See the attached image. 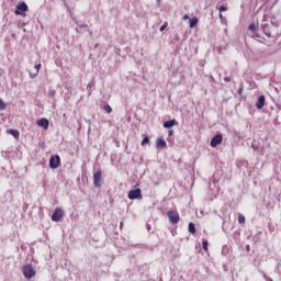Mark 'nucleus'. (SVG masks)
I'll use <instances>...</instances> for the list:
<instances>
[{
    "instance_id": "nucleus-24",
    "label": "nucleus",
    "mask_w": 281,
    "mask_h": 281,
    "mask_svg": "<svg viewBox=\"0 0 281 281\" xmlns=\"http://www.w3.org/2000/svg\"><path fill=\"white\" fill-rule=\"evenodd\" d=\"M251 146H252V148H254V150H258V143H256V140H254L252 143H251Z\"/></svg>"
},
{
    "instance_id": "nucleus-5",
    "label": "nucleus",
    "mask_w": 281,
    "mask_h": 281,
    "mask_svg": "<svg viewBox=\"0 0 281 281\" xmlns=\"http://www.w3.org/2000/svg\"><path fill=\"white\" fill-rule=\"evenodd\" d=\"M60 167V156L54 155L49 158V168L56 170Z\"/></svg>"
},
{
    "instance_id": "nucleus-25",
    "label": "nucleus",
    "mask_w": 281,
    "mask_h": 281,
    "mask_svg": "<svg viewBox=\"0 0 281 281\" xmlns=\"http://www.w3.org/2000/svg\"><path fill=\"white\" fill-rule=\"evenodd\" d=\"M262 273V277L266 279V281H273V279L267 277V273L265 272H261Z\"/></svg>"
},
{
    "instance_id": "nucleus-15",
    "label": "nucleus",
    "mask_w": 281,
    "mask_h": 281,
    "mask_svg": "<svg viewBox=\"0 0 281 281\" xmlns=\"http://www.w3.org/2000/svg\"><path fill=\"white\" fill-rule=\"evenodd\" d=\"M85 30V32H89L90 36H93V32L89 31V25L87 24H80L79 30Z\"/></svg>"
},
{
    "instance_id": "nucleus-19",
    "label": "nucleus",
    "mask_w": 281,
    "mask_h": 281,
    "mask_svg": "<svg viewBox=\"0 0 281 281\" xmlns=\"http://www.w3.org/2000/svg\"><path fill=\"white\" fill-rule=\"evenodd\" d=\"M248 30H249L250 32H256V31L258 30V25L251 23V24L248 26Z\"/></svg>"
},
{
    "instance_id": "nucleus-26",
    "label": "nucleus",
    "mask_w": 281,
    "mask_h": 281,
    "mask_svg": "<svg viewBox=\"0 0 281 281\" xmlns=\"http://www.w3.org/2000/svg\"><path fill=\"white\" fill-rule=\"evenodd\" d=\"M218 10H220V12H226L227 7H225V5H221V7L218 8Z\"/></svg>"
},
{
    "instance_id": "nucleus-23",
    "label": "nucleus",
    "mask_w": 281,
    "mask_h": 281,
    "mask_svg": "<svg viewBox=\"0 0 281 281\" xmlns=\"http://www.w3.org/2000/svg\"><path fill=\"white\" fill-rule=\"evenodd\" d=\"M238 223L243 225V223H245V216L244 215H239L238 216Z\"/></svg>"
},
{
    "instance_id": "nucleus-37",
    "label": "nucleus",
    "mask_w": 281,
    "mask_h": 281,
    "mask_svg": "<svg viewBox=\"0 0 281 281\" xmlns=\"http://www.w3.org/2000/svg\"><path fill=\"white\" fill-rule=\"evenodd\" d=\"M220 19H223V13H220Z\"/></svg>"
},
{
    "instance_id": "nucleus-3",
    "label": "nucleus",
    "mask_w": 281,
    "mask_h": 281,
    "mask_svg": "<svg viewBox=\"0 0 281 281\" xmlns=\"http://www.w3.org/2000/svg\"><path fill=\"white\" fill-rule=\"evenodd\" d=\"M130 201H135V200H142L144 199V195H142V189L137 188V189H133L128 192L127 194Z\"/></svg>"
},
{
    "instance_id": "nucleus-20",
    "label": "nucleus",
    "mask_w": 281,
    "mask_h": 281,
    "mask_svg": "<svg viewBox=\"0 0 281 281\" xmlns=\"http://www.w3.org/2000/svg\"><path fill=\"white\" fill-rule=\"evenodd\" d=\"M8 105L5 104V102H3V100L0 98V111L5 110Z\"/></svg>"
},
{
    "instance_id": "nucleus-1",
    "label": "nucleus",
    "mask_w": 281,
    "mask_h": 281,
    "mask_svg": "<svg viewBox=\"0 0 281 281\" xmlns=\"http://www.w3.org/2000/svg\"><path fill=\"white\" fill-rule=\"evenodd\" d=\"M25 12H27V3L25 1L19 2L15 7L16 16H26Z\"/></svg>"
},
{
    "instance_id": "nucleus-9",
    "label": "nucleus",
    "mask_w": 281,
    "mask_h": 281,
    "mask_svg": "<svg viewBox=\"0 0 281 281\" xmlns=\"http://www.w3.org/2000/svg\"><path fill=\"white\" fill-rule=\"evenodd\" d=\"M36 124H37V126H41L45 131H47V128H49V120H47L45 117L37 120Z\"/></svg>"
},
{
    "instance_id": "nucleus-28",
    "label": "nucleus",
    "mask_w": 281,
    "mask_h": 281,
    "mask_svg": "<svg viewBox=\"0 0 281 281\" xmlns=\"http://www.w3.org/2000/svg\"><path fill=\"white\" fill-rule=\"evenodd\" d=\"M49 95H50V98H55V95H56V90H50Z\"/></svg>"
},
{
    "instance_id": "nucleus-35",
    "label": "nucleus",
    "mask_w": 281,
    "mask_h": 281,
    "mask_svg": "<svg viewBox=\"0 0 281 281\" xmlns=\"http://www.w3.org/2000/svg\"><path fill=\"white\" fill-rule=\"evenodd\" d=\"M76 32H77L78 34H80V32H82V31H81V29H78V27H77V29H76Z\"/></svg>"
},
{
    "instance_id": "nucleus-16",
    "label": "nucleus",
    "mask_w": 281,
    "mask_h": 281,
    "mask_svg": "<svg viewBox=\"0 0 281 281\" xmlns=\"http://www.w3.org/2000/svg\"><path fill=\"white\" fill-rule=\"evenodd\" d=\"M189 232L190 234H196V226L192 222L189 223Z\"/></svg>"
},
{
    "instance_id": "nucleus-14",
    "label": "nucleus",
    "mask_w": 281,
    "mask_h": 281,
    "mask_svg": "<svg viewBox=\"0 0 281 281\" xmlns=\"http://www.w3.org/2000/svg\"><path fill=\"white\" fill-rule=\"evenodd\" d=\"M198 24H199V18H192L189 21V27H191V29L196 27Z\"/></svg>"
},
{
    "instance_id": "nucleus-4",
    "label": "nucleus",
    "mask_w": 281,
    "mask_h": 281,
    "mask_svg": "<svg viewBox=\"0 0 281 281\" xmlns=\"http://www.w3.org/2000/svg\"><path fill=\"white\" fill-rule=\"evenodd\" d=\"M93 186L94 188H102V169L93 173Z\"/></svg>"
},
{
    "instance_id": "nucleus-17",
    "label": "nucleus",
    "mask_w": 281,
    "mask_h": 281,
    "mask_svg": "<svg viewBox=\"0 0 281 281\" xmlns=\"http://www.w3.org/2000/svg\"><path fill=\"white\" fill-rule=\"evenodd\" d=\"M103 110L105 111V113H113V109H112L111 105H109V104H105V105L103 106Z\"/></svg>"
},
{
    "instance_id": "nucleus-22",
    "label": "nucleus",
    "mask_w": 281,
    "mask_h": 281,
    "mask_svg": "<svg viewBox=\"0 0 281 281\" xmlns=\"http://www.w3.org/2000/svg\"><path fill=\"white\" fill-rule=\"evenodd\" d=\"M166 27H168V22H165L160 29H159V32H164V30H166Z\"/></svg>"
},
{
    "instance_id": "nucleus-18",
    "label": "nucleus",
    "mask_w": 281,
    "mask_h": 281,
    "mask_svg": "<svg viewBox=\"0 0 281 281\" xmlns=\"http://www.w3.org/2000/svg\"><path fill=\"white\" fill-rule=\"evenodd\" d=\"M140 144L142 146H146V144H150V138L148 136H145Z\"/></svg>"
},
{
    "instance_id": "nucleus-10",
    "label": "nucleus",
    "mask_w": 281,
    "mask_h": 281,
    "mask_svg": "<svg viewBox=\"0 0 281 281\" xmlns=\"http://www.w3.org/2000/svg\"><path fill=\"white\" fill-rule=\"evenodd\" d=\"M267 102V100L265 99V95H260L258 99H257V102H256V108L257 109H265V103Z\"/></svg>"
},
{
    "instance_id": "nucleus-11",
    "label": "nucleus",
    "mask_w": 281,
    "mask_h": 281,
    "mask_svg": "<svg viewBox=\"0 0 281 281\" xmlns=\"http://www.w3.org/2000/svg\"><path fill=\"white\" fill-rule=\"evenodd\" d=\"M179 124V122H177V120L172 119V120H169V121H166L164 123V128H172V126H177Z\"/></svg>"
},
{
    "instance_id": "nucleus-36",
    "label": "nucleus",
    "mask_w": 281,
    "mask_h": 281,
    "mask_svg": "<svg viewBox=\"0 0 281 281\" xmlns=\"http://www.w3.org/2000/svg\"><path fill=\"white\" fill-rule=\"evenodd\" d=\"M246 251H249V245L246 246Z\"/></svg>"
},
{
    "instance_id": "nucleus-21",
    "label": "nucleus",
    "mask_w": 281,
    "mask_h": 281,
    "mask_svg": "<svg viewBox=\"0 0 281 281\" xmlns=\"http://www.w3.org/2000/svg\"><path fill=\"white\" fill-rule=\"evenodd\" d=\"M207 245H209L207 239H203L202 248L204 249V251H207Z\"/></svg>"
},
{
    "instance_id": "nucleus-29",
    "label": "nucleus",
    "mask_w": 281,
    "mask_h": 281,
    "mask_svg": "<svg viewBox=\"0 0 281 281\" xmlns=\"http://www.w3.org/2000/svg\"><path fill=\"white\" fill-rule=\"evenodd\" d=\"M238 95H243V86L239 87V89L237 90Z\"/></svg>"
},
{
    "instance_id": "nucleus-39",
    "label": "nucleus",
    "mask_w": 281,
    "mask_h": 281,
    "mask_svg": "<svg viewBox=\"0 0 281 281\" xmlns=\"http://www.w3.org/2000/svg\"><path fill=\"white\" fill-rule=\"evenodd\" d=\"M88 89H91V85H88Z\"/></svg>"
},
{
    "instance_id": "nucleus-41",
    "label": "nucleus",
    "mask_w": 281,
    "mask_h": 281,
    "mask_svg": "<svg viewBox=\"0 0 281 281\" xmlns=\"http://www.w3.org/2000/svg\"><path fill=\"white\" fill-rule=\"evenodd\" d=\"M184 19H188V15H184Z\"/></svg>"
},
{
    "instance_id": "nucleus-7",
    "label": "nucleus",
    "mask_w": 281,
    "mask_h": 281,
    "mask_svg": "<svg viewBox=\"0 0 281 281\" xmlns=\"http://www.w3.org/2000/svg\"><path fill=\"white\" fill-rule=\"evenodd\" d=\"M64 214L65 213L61 211L60 207L55 209V211L52 214V221L54 223H58L60 221V218H63Z\"/></svg>"
},
{
    "instance_id": "nucleus-12",
    "label": "nucleus",
    "mask_w": 281,
    "mask_h": 281,
    "mask_svg": "<svg viewBox=\"0 0 281 281\" xmlns=\"http://www.w3.org/2000/svg\"><path fill=\"white\" fill-rule=\"evenodd\" d=\"M156 147L157 148H168V144L166 143V140L161 137H158L156 140Z\"/></svg>"
},
{
    "instance_id": "nucleus-13",
    "label": "nucleus",
    "mask_w": 281,
    "mask_h": 281,
    "mask_svg": "<svg viewBox=\"0 0 281 281\" xmlns=\"http://www.w3.org/2000/svg\"><path fill=\"white\" fill-rule=\"evenodd\" d=\"M7 133H9V135H12V137H14V139H19V137H20L19 130H8Z\"/></svg>"
},
{
    "instance_id": "nucleus-34",
    "label": "nucleus",
    "mask_w": 281,
    "mask_h": 281,
    "mask_svg": "<svg viewBox=\"0 0 281 281\" xmlns=\"http://www.w3.org/2000/svg\"><path fill=\"white\" fill-rule=\"evenodd\" d=\"M213 183H214V186H216V183H218V179L214 178Z\"/></svg>"
},
{
    "instance_id": "nucleus-27",
    "label": "nucleus",
    "mask_w": 281,
    "mask_h": 281,
    "mask_svg": "<svg viewBox=\"0 0 281 281\" xmlns=\"http://www.w3.org/2000/svg\"><path fill=\"white\" fill-rule=\"evenodd\" d=\"M173 41H176V43H179V41H180L179 34L173 35Z\"/></svg>"
},
{
    "instance_id": "nucleus-40",
    "label": "nucleus",
    "mask_w": 281,
    "mask_h": 281,
    "mask_svg": "<svg viewBox=\"0 0 281 281\" xmlns=\"http://www.w3.org/2000/svg\"><path fill=\"white\" fill-rule=\"evenodd\" d=\"M88 89H91V85H88Z\"/></svg>"
},
{
    "instance_id": "nucleus-38",
    "label": "nucleus",
    "mask_w": 281,
    "mask_h": 281,
    "mask_svg": "<svg viewBox=\"0 0 281 281\" xmlns=\"http://www.w3.org/2000/svg\"><path fill=\"white\" fill-rule=\"evenodd\" d=\"M122 225H124V223H123V222H121V223H120V227H122Z\"/></svg>"
},
{
    "instance_id": "nucleus-2",
    "label": "nucleus",
    "mask_w": 281,
    "mask_h": 281,
    "mask_svg": "<svg viewBox=\"0 0 281 281\" xmlns=\"http://www.w3.org/2000/svg\"><path fill=\"white\" fill-rule=\"evenodd\" d=\"M23 276L26 278V280H32L34 276H36V270H34V267L32 265H26L23 267Z\"/></svg>"
},
{
    "instance_id": "nucleus-32",
    "label": "nucleus",
    "mask_w": 281,
    "mask_h": 281,
    "mask_svg": "<svg viewBox=\"0 0 281 281\" xmlns=\"http://www.w3.org/2000/svg\"><path fill=\"white\" fill-rule=\"evenodd\" d=\"M37 76H38V72L31 74V75H30V78L34 79V78H36Z\"/></svg>"
},
{
    "instance_id": "nucleus-33",
    "label": "nucleus",
    "mask_w": 281,
    "mask_h": 281,
    "mask_svg": "<svg viewBox=\"0 0 281 281\" xmlns=\"http://www.w3.org/2000/svg\"><path fill=\"white\" fill-rule=\"evenodd\" d=\"M225 82H232V79L229 77L224 78Z\"/></svg>"
},
{
    "instance_id": "nucleus-6",
    "label": "nucleus",
    "mask_w": 281,
    "mask_h": 281,
    "mask_svg": "<svg viewBox=\"0 0 281 281\" xmlns=\"http://www.w3.org/2000/svg\"><path fill=\"white\" fill-rule=\"evenodd\" d=\"M167 216L171 225H177V223H179L180 217L177 211H168Z\"/></svg>"
},
{
    "instance_id": "nucleus-8",
    "label": "nucleus",
    "mask_w": 281,
    "mask_h": 281,
    "mask_svg": "<svg viewBox=\"0 0 281 281\" xmlns=\"http://www.w3.org/2000/svg\"><path fill=\"white\" fill-rule=\"evenodd\" d=\"M220 144H223V134H216L212 139H211V147L216 148V146H220Z\"/></svg>"
},
{
    "instance_id": "nucleus-30",
    "label": "nucleus",
    "mask_w": 281,
    "mask_h": 281,
    "mask_svg": "<svg viewBox=\"0 0 281 281\" xmlns=\"http://www.w3.org/2000/svg\"><path fill=\"white\" fill-rule=\"evenodd\" d=\"M168 135H169V137H172L175 135V131L173 130H169L168 131Z\"/></svg>"
},
{
    "instance_id": "nucleus-31",
    "label": "nucleus",
    "mask_w": 281,
    "mask_h": 281,
    "mask_svg": "<svg viewBox=\"0 0 281 281\" xmlns=\"http://www.w3.org/2000/svg\"><path fill=\"white\" fill-rule=\"evenodd\" d=\"M35 69H36V74H38V71L41 69V64L35 65Z\"/></svg>"
}]
</instances>
